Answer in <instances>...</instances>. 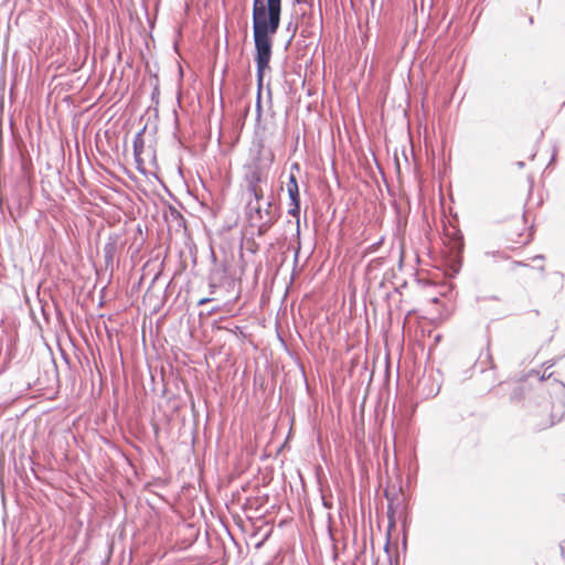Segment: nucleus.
I'll return each instance as SVG.
<instances>
[{
	"mask_svg": "<svg viewBox=\"0 0 565 565\" xmlns=\"http://www.w3.org/2000/svg\"><path fill=\"white\" fill-rule=\"evenodd\" d=\"M281 0L253 1V35H273L280 24Z\"/></svg>",
	"mask_w": 565,
	"mask_h": 565,
	"instance_id": "1",
	"label": "nucleus"
},
{
	"mask_svg": "<svg viewBox=\"0 0 565 565\" xmlns=\"http://www.w3.org/2000/svg\"><path fill=\"white\" fill-rule=\"evenodd\" d=\"M558 422L559 418H554L551 412V404L547 401L539 404L535 409H531L527 415L529 427L536 431L547 429Z\"/></svg>",
	"mask_w": 565,
	"mask_h": 565,
	"instance_id": "2",
	"label": "nucleus"
},
{
	"mask_svg": "<svg viewBox=\"0 0 565 565\" xmlns=\"http://www.w3.org/2000/svg\"><path fill=\"white\" fill-rule=\"evenodd\" d=\"M311 26L317 28L313 17L295 8L288 18L285 29L291 35H315L316 30H311Z\"/></svg>",
	"mask_w": 565,
	"mask_h": 565,
	"instance_id": "3",
	"label": "nucleus"
},
{
	"mask_svg": "<svg viewBox=\"0 0 565 565\" xmlns=\"http://www.w3.org/2000/svg\"><path fill=\"white\" fill-rule=\"evenodd\" d=\"M255 40V61L257 65V78L259 86L262 85L263 74L268 68L271 57V38H254Z\"/></svg>",
	"mask_w": 565,
	"mask_h": 565,
	"instance_id": "4",
	"label": "nucleus"
},
{
	"mask_svg": "<svg viewBox=\"0 0 565 565\" xmlns=\"http://www.w3.org/2000/svg\"><path fill=\"white\" fill-rule=\"evenodd\" d=\"M250 213H249V222L250 225H254L256 221L267 222V218H270L271 223L276 222V214L273 210V204L270 201H266V207H263L260 204L253 206L252 202L248 204Z\"/></svg>",
	"mask_w": 565,
	"mask_h": 565,
	"instance_id": "5",
	"label": "nucleus"
},
{
	"mask_svg": "<svg viewBox=\"0 0 565 565\" xmlns=\"http://www.w3.org/2000/svg\"><path fill=\"white\" fill-rule=\"evenodd\" d=\"M287 191L290 199V207L288 213L296 217L300 213V194L297 178L294 173H290L287 182Z\"/></svg>",
	"mask_w": 565,
	"mask_h": 565,
	"instance_id": "6",
	"label": "nucleus"
},
{
	"mask_svg": "<svg viewBox=\"0 0 565 565\" xmlns=\"http://www.w3.org/2000/svg\"><path fill=\"white\" fill-rule=\"evenodd\" d=\"M134 154H135V159H136V162L137 164H141L142 163V160L140 158V154L142 153V150H143V138H142V131L138 132L135 138H134Z\"/></svg>",
	"mask_w": 565,
	"mask_h": 565,
	"instance_id": "7",
	"label": "nucleus"
},
{
	"mask_svg": "<svg viewBox=\"0 0 565 565\" xmlns=\"http://www.w3.org/2000/svg\"><path fill=\"white\" fill-rule=\"evenodd\" d=\"M254 223L255 224L253 226L257 227V235L258 236L265 235L268 232V230L271 227V225L274 224V223L270 222V218H267V222L256 221Z\"/></svg>",
	"mask_w": 565,
	"mask_h": 565,
	"instance_id": "8",
	"label": "nucleus"
},
{
	"mask_svg": "<svg viewBox=\"0 0 565 565\" xmlns=\"http://www.w3.org/2000/svg\"><path fill=\"white\" fill-rule=\"evenodd\" d=\"M248 192L254 195L257 205L260 204V201L264 200L262 190L258 188V185L254 184V182L248 184Z\"/></svg>",
	"mask_w": 565,
	"mask_h": 565,
	"instance_id": "9",
	"label": "nucleus"
},
{
	"mask_svg": "<svg viewBox=\"0 0 565 565\" xmlns=\"http://www.w3.org/2000/svg\"><path fill=\"white\" fill-rule=\"evenodd\" d=\"M394 515H395V509L393 507V503L390 502L388 503V508H387V518H388V521H390V525H394L395 524Z\"/></svg>",
	"mask_w": 565,
	"mask_h": 565,
	"instance_id": "10",
	"label": "nucleus"
},
{
	"mask_svg": "<svg viewBox=\"0 0 565 565\" xmlns=\"http://www.w3.org/2000/svg\"><path fill=\"white\" fill-rule=\"evenodd\" d=\"M252 182H254V184L258 185V183L260 182V174L258 171H253L249 177H248V184H250Z\"/></svg>",
	"mask_w": 565,
	"mask_h": 565,
	"instance_id": "11",
	"label": "nucleus"
},
{
	"mask_svg": "<svg viewBox=\"0 0 565 565\" xmlns=\"http://www.w3.org/2000/svg\"><path fill=\"white\" fill-rule=\"evenodd\" d=\"M382 242H383V238H381L379 242H376V243L372 244V245L367 248V250H370V252H374V250H375V249H376V248L382 244Z\"/></svg>",
	"mask_w": 565,
	"mask_h": 565,
	"instance_id": "12",
	"label": "nucleus"
},
{
	"mask_svg": "<svg viewBox=\"0 0 565 565\" xmlns=\"http://www.w3.org/2000/svg\"><path fill=\"white\" fill-rule=\"evenodd\" d=\"M520 395H521V388H520V387H518V388H515V390H514V392L512 393V395H511V399H516V398H519V397H520Z\"/></svg>",
	"mask_w": 565,
	"mask_h": 565,
	"instance_id": "13",
	"label": "nucleus"
},
{
	"mask_svg": "<svg viewBox=\"0 0 565 565\" xmlns=\"http://www.w3.org/2000/svg\"><path fill=\"white\" fill-rule=\"evenodd\" d=\"M210 300H211L210 298H202L201 300H199L198 305L202 306V305L209 302Z\"/></svg>",
	"mask_w": 565,
	"mask_h": 565,
	"instance_id": "14",
	"label": "nucleus"
},
{
	"mask_svg": "<svg viewBox=\"0 0 565 565\" xmlns=\"http://www.w3.org/2000/svg\"><path fill=\"white\" fill-rule=\"evenodd\" d=\"M291 170H296V171H299L300 170V166L299 163L295 162L291 164Z\"/></svg>",
	"mask_w": 565,
	"mask_h": 565,
	"instance_id": "15",
	"label": "nucleus"
},
{
	"mask_svg": "<svg viewBox=\"0 0 565 565\" xmlns=\"http://www.w3.org/2000/svg\"><path fill=\"white\" fill-rule=\"evenodd\" d=\"M171 213L182 220V216H181L180 212H178L175 209H172Z\"/></svg>",
	"mask_w": 565,
	"mask_h": 565,
	"instance_id": "16",
	"label": "nucleus"
},
{
	"mask_svg": "<svg viewBox=\"0 0 565 565\" xmlns=\"http://www.w3.org/2000/svg\"><path fill=\"white\" fill-rule=\"evenodd\" d=\"M559 548H561V555L565 559V547L563 545H561Z\"/></svg>",
	"mask_w": 565,
	"mask_h": 565,
	"instance_id": "17",
	"label": "nucleus"
},
{
	"mask_svg": "<svg viewBox=\"0 0 565 565\" xmlns=\"http://www.w3.org/2000/svg\"><path fill=\"white\" fill-rule=\"evenodd\" d=\"M516 166H518L519 168H523V167H524V162H523V161H518V162H516Z\"/></svg>",
	"mask_w": 565,
	"mask_h": 565,
	"instance_id": "18",
	"label": "nucleus"
},
{
	"mask_svg": "<svg viewBox=\"0 0 565 565\" xmlns=\"http://www.w3.org/2000/svg\"><path fill=\"white\" fill-rule=\"evenodd\" d=\"M257 107L260 108V102L259 100L257 102Z\"/></svg>",
	"mask_w": 565,
	"mask_h": 565,
	"instance_id": "19",
	"label": "nucleus"
}]
</instances>
